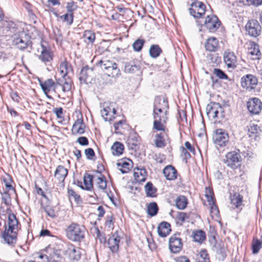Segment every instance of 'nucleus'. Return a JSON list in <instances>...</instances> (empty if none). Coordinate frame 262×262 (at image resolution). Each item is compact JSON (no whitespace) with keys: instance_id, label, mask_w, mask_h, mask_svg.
<instances>
[{"instance_id":"1","label":"nucleus","mask_w":262,"mask_h":262,"mask_svg":"<svg viewBox=\"0 0 262 262\" xmlns=\"http://www.w3.org/2000/svg\"><path fill=\"white\" fill-rule=\"evenodd\" d=\"M18 220L13 213H9L8 215V227L5 225V230L1 236L5 242L9 245H14L16 242L17 232L15 229L17 227Z\"/></svg>"},{"instance_id":"2","label":"nucleus","mask_w":262,"mask_h":262,"mask_svg":"<svg viewBox=\"0 0 262 262\" xmlns=\"http://www.w3.org/2000/svg\"><path fill=\"white\" fill-rule=\"evenodd\" d=\"M206 113L210 119H214V123L222 122L225 119L224 107L219 103L211 102L207 104Z\"/></svg>"},{"instance_id":"3","label":"nucleus","mask_w":262,"mask_h":262,"mask_svg":"<svg viewBox=\"0 0 262 262\" xmlns=\"http://www.w3.org/2000/svg\"><path fill=\"white\" fill-rule=\"evenodd\" d=\"M85 228L79 224L72 223L66 229L67 237L74 242H81L84 238Z\"/></svg>"},{"instance_id":"4","label":"nucleus","mask_w":262,"mask_h":262,"mask_svg":"<svg viewBox=\"0 0 262 262\" xmlns=\"http://www.w3.org/2000/svg\"><path fill=\"white\" fill-rule=\"evenodd\" d=\"M12 43L19 50L24 51L27 48L32 49V42L30 36L24 31L19 32L12 36Z\"/></svg>"},{"instance_id":"5","label":"nucleus","mask_w":262,"mask_h":262,"mask_svg":"<svg viewBox=\"0 0 262 262\" xmlns=\"http://www.w3.org/2000/svg\"><path fill=\"white\" fill-rule=\"evenodd\" d=\"M187 4L191 7L189 8V13L194 18H199L205 14L206 6L202 1L196 0L191 3L188 1Z\"/></svg>"},{"instance_id":"6","label":"nucleus","mask_w":262,"mask_h":262,"mask_svg":"<svg viewBox=\"0 0 262 262\" xmlns=\"http://www.w3.org/2000/svg\"><path fill=\"white\" fill-rule=\"evenodd\" d=\"M241 86L247 92L254 91L258 84L257 78L252 74L243 76L241 80Z\"/></svg>"},{"instance_id":"7","label":"nucleus","mask_w":262,"mask_h":262,"mask_svg":"<svg viewBox=\"0 0 262 262\" xmlns=\"http://www.w3.org/2000/svg\"><path fill=\"white\" fill-rule=\"evenodd\" d=\"M244 206L243 195L237 192H235L233 194L230 193V208L232 210L239 213L242 210Z\"/></svg>"},{"instance_id":"8","label":"nucleus","mask_w":262,"mask_h":262,"mask_svg":"<svg viewBox=\"0 0 262 262\" xmlns=\"http://www.w3.org/2000/svg\"><path fill=\"white\" fill-rule=\"evenodd\" d=\"M229 137L228 134L224 129H217L213 135V140L215 144L220 146H225L228 143Z\"/></svg>"},{"instance_id":"9","label":"nucleus","mask_w":262,"mask_h":262,"mask_svg":"<svg viewBox=\"0 0 262 262\" xmlns=\"http://www.w3.org/2000/svg\"><path fill=\"white\" fill-rule=\"evenodd\" d=\"M245 29L249 35L256 37L260 34L261 27L257 20L251 19L247 23Z\"/></svg>"},{"instance_id":"10","label":"nucleus","mask_w":262,"mask_h":262,"mask_svg":"<svg viewBox=\"0 0 262 262\" xmlns=\"http://www.w3.org/2000/svg\"><path fill=\"white\" fill-rule=\"evenodd\" d=\"M221 25V21L216 15H208L205 19V26L210 32L214 33Z\"/></svg>"},{"instance_id":"11","label":"nucleus","mask_w":262,"mask_h":262,"mask_svg":"<svg viewBox=\"0 0 262 262\" xmlns=\"http://www.w3.org/2000/svg\"><path fill=\"white\" fill-rule=\"evenodd\" d=\"M154 142L157 147L170 146V139L169 137V131L161 132L156 134Z\"/></svg>"},{"instance_id":"12","label":"nucleus","mask_w":262,"mask_h":262,"mask_svg":"<svg viewBox=\"0 0 262 262\" xmlns=\"http://www.w3.org/2000/svg\"><path fill=\"white\" fill-rule=\"evenodd\" d=\"M180 233L172 235L169 239V247L171 251L176 253L182 249L183 244L181 238L179 237Z\"/></svg>"},{"instance_id":"13","label":"nucleus","mask_w":262,"mask_h":262,"mask_svg":"<svg viewBox=\"0 0 262 262\" xmlns=\"http://www.w3.org/2000/svg\"><path fill=\"white\" fill-rule=\"evenodd\" d=\"M247 108L250 113L258 114L262 109V103L258 98L250 99L247 102Z\"/></svg>"},{"instance_id":"14","label":"nucleus","mask_w":262,"mask_h":262,"mask_svg":"<svg viewBox=\"0 0 262 262\" xmlns=\"http://www.w3.org/2000/svg\"><path fill=\"white\" fill-rule=\"evenodd\" d=\"M154 118L155 119L153 124L154 129L158 131H162V132L169 131L168 129L165 126L168 120L167 116L164 115V117Z\"/></svg>"},{"instance_id":"15","label":"nucleus","mask_w":262,"mask_h":262,"mask_svg":"<svg viewBox=\"0 0 262 262\" xmlns=\"http://www.w3.org/2000/svg\"><path fill=\"white\" fill-rule=\"evenodd\" d=\"M85 127L82 115L80 114V117L78 116L77 120L73 125L72 131L74 134H82L84 133Z\"/></svg>"},{"instance_id":"16","label":"nucleus","mask_w":262,"mask_h":262,"mask_svg":"<svg viewBox=\"0 0 262 262\" xmlns=\"http://www.w3.org/2000/svg\"><path fill=\"white\" fill-rule=\"evenodd\" d=\"M68 173V170L62 165H58L55 171L54 177L59 183H63Z\"/></svg>"},{"instance_id":"17","label":"nucleus","mask_w":262,"mask_h":262,"mask_svg":"<svg viewBox=\"0 0 262 262\" xmlns=\"http://www.w3.org/2000/svg\"><path fill=\"white\" fill-rule=\"evenodd\" d=\"M157 230L159 235L161 237H165L171 231L170 224L166 222H162L159 225Z\"/></svg>"},{"instance_id":"18","label":"nucleus","mask_w":262,"mask_h":262,"mask_svg":"<svg viewBox=\"0 0 262 262\" xmlns=\"http://www.w3.org/2000/svg\"><path fill=\"white\" fill-rule=\"evenodd\" d=\"M248 53L252 57L253 59H259L261 58V52L258 45L255 42L252 41L249 43Z\"/></svg>"},{"instance_id":"19","label":"nucleus","mask_w":262,"mask_h":262,"mask_svg":"<svg viewBox=\"0 0 262 262\" xmlns=\"http://www.w3.org/2000/svg\"><path fill=\"white\" fill-rule=\"evenodd\" d=\"M120 240V238L119 236L117 235L116 233L109 237L107 244L110 249L113 252H116L118 250Z\"/></svg>"},{"instance_id":"20","label":"nucleus","mask_w":262,"mask_h":262,"mask_svg":"<svg viewBox=\"0 0 262 262\" xmlns=\"http://www.w3.org/2000/svg\"><path fill=\"white\" fill-rule=\"evenodd\" d=\"M154 107L165 109L164 115L167 116L168 114V110L169 109V105L167 98H163L162 100L159 97H157L155 100Z\"/></svg>"},{"instance_id":"21","label":"nucleus","mask_w":262,"mask_h":262,"mask_svg":"<svg viewBox=\"0 0 262 262\" xmlns=\"http://www.w3.org/2000/svg\"><path fill=\"white\" fill-rule=\"evenodd\" d=\"M219 47V41L214 37L208 38L205 44V49L209 52H215Z\"/></svg>"},{"instance_id":"22","label":"nucleus","mask_w":262,"mask_h":262,"mask_svg":"<svg viewBox=\"0 0 262 262\" xmlns=\"http://www.w3.org/2000/svg\"><path fill=\"white\" fill-rule=\"evenodd\" d=\"M163 173L168 180H173L177 177V171L171 165L166 166L163 170Z\"/></svg>"},{"instance_id":"23","label":"nucleus","mask_w":262,"mask_h":262,"mask_svg":"<svg viewBox=\"0 0 262 262\" xmlns=\"http://www.w3.org/2000/svg\"><path fill=\"white\" fill-rule=\"evenodd\" d=\"M41 47L42 51L39 56V58L43 62H50L53 59L50 50L42 44L41 45Z\"/></svg>"},{"instance_id":"24","label":"nucleus","mask_w":262,"mask_h":262,"mask_svg":"<svg viewBox=\"0 0 262 262\" xmlns=\"http://www.w3.org/2000/svg\"><path fill=\"white\" fill-rule=\"evenodd\" d=\"M93 72V69L88 66L83 67L80 72L79 80L80 83H86V81L90 76V74Z\"/></svg>"},{"instance_id":"25","label":"nucleus","mask_w":262,"mask_h":262,"mask_svg":"<svg viewBox=\"0 0 262 262\" xmlns=\"http://www.w3.org/2000/svg\"><path fill=\"white\" fill-rule=\"evenodd\" d=\"M137 171H135L134 176L137 182H142L146 180L147 174L146 170L144 168H137Z\"/></svg>"},{"instance_id":"26","label":"nucleus","mask_w":262,"mask_h":262,"mask_svg":"<svg viewBox=\"0 0 262 262\" xmlns=\"http://www.w3.org/2000/svg\"><path fill=\"white\" fill-rule=\"evenodd\" d=\"M103 71L109 77H115L120 75V71L116 63Z\"/></svg>"},{"instance_id":"27","label":"nucleus","mask_w":262,"mask_h":262,"mask_svg":"<svg viewBox=\"0 0 262 262\" xmlns=\"http://www.w3.org/2000/svg\"><path fill=\"white\" fill-rule=\"evenodd\" d=\"M59 71L63 77H64L70 72H73V70L72 66L67 61H64L60 64Z\"/></svg>"},{"instance_id":"28","label":"nucleus","mask_w":262,"mask_h":262,"mask_svg":"<svg viewBox=\"0 0 262 262\" xmlns=\"http://www.w3.org/2000/svg\"><path fill=\"white\" fill-rule=\"evenodd\" d=\"M112 107L111 105L108 106H105L101 111V116L105 121H110L113 120L115 119V117L111 114L112 112Z\"/></svg>"},{"instance_id":"29","label":"nucleus","mask_w":262,"mask_h":262,"mask_svg":"<svg viewBox=\"0 0 262 262\" xmlns=\"http://www.w3.org/2000/svg\"><path fill=\"white\" fill-rule=\"evenodd\" d=\"M127 143L129 147L140 146V138L137 134H133L129 136L127 139Z\"/></svg>"},{"instance_id":"30","label":"nucleus","mask_w":262,"mask_h":262,"mask_svg":"<svg viewBox=\"0 0 262 262\" xmlns=\"http://www.w3.org/2000/svg\"><path fill=\"white\" fill-rule=\"evenodd\" d=\"M162 52V50L158 45H152L149 48V54L152 58L158 57Z\"/></svg>"},{"instance_id":"31","label":"nucleus","mask_w":262,"mask_h":262,"mask_svg":"<svg viewBox=\"0 0 262 262\" xmlns=\"http://www.w3.org/2000/svg\"><path fill=\"white\" fill-rule=\"evenodd\" d=\"M140 70L139 64L135 63L134 62L126 63L124 67V71L126 73H134Z\"/></svg>"},{"instance_id":"32","label":"nucleus","mask_w":262,"mask_h":262,"mask_svg":"<svg viewBox=\"0 0 262 262\" xmlns=\"http://www.w3.org/2000/svg\"><path fill=\"white\" fill-rule=\"evenodd\" d=\"M175 203L176 207L179 209L183 210L187 206L188 203L187 199L185 196L179 195L176 198Z\"/></svg>"},{"instance_id":"33","label":"nucleus","mask_w":262,"mask_h":262,"mask_svg":"<svg viewBox=\"0 0 262 262\" xmlns=\"http://www.w3.org/2000/svg\"><path fill=\"white\" fill-rule=\"evenodd\" d=\"M241 157L239 154L236 153L232 155L230 158V167L233 169L237 168L241 165Z\"/></svg>"},{"instance_id":"34","label":"nucleus","mask_w":262,"mask_h":262,"mask_svg":"<svg viewBox=\"0 0 262 262\" xmlns=\"http://www.w3.org/2000/svg\"><path fill=\"white\" fill-rule=\"evenodd\" d=\"M93 176L88 173H85L83 177L84 187L85 190H91L93 187Z\"/></svg>"},{"instance_id":"35","label":"nucleus","mask_w":262,"mask_h":262,"mask_svg":"<svg viewBox=\"0 0 262 262\" xmlns=\"http://www.w3.org/2000/svg\"><path fill=\"white\" fill-rule=\"evenodd\" d=\"M40 85L45 93H46V91H50L52 88L55 90V83L52 79H48L45 81L43 83H40Z\"/></svg>"},{"instance_id":"36","label":"nucleus","mask_w":262,"mask_h":262,"mask_svg":"<svg viewBox=\"0 0 262 262\" xmlns=\"http://www.w3.org/2000/svg\"><path fill=\"white\" fill-rule=\"evenodd\" d=\"M145 191L147 196L154 198L156 196L157 189L153 186L151 182H148L145 186Z\"/></svg>"},{"instance_id":"37","label":"nucleus","mask_w":262,"mask_h":262,"mask_svg":"<svg viewBox=\"0 0 262 262\" xmlns=\"http://www.w3.org/2000/svg\"><path fill=\"white\" fill-rule=\"evenodd\" d=\"M159 207L156 202H151L147 206V213L150 216H154L157 214Z\"/></svg>"},{"instance_id":"38","label":"nucleus","mask_w":262,"mask_h":262,"mask_svg":"<svg viewBox=\"0 0 262 262\" xmlns=\"http://www.w3.org/2000/svg\"><path fill=\"white\" fill-rule=\"evenodd\" d=\"M83 37L87 43H93L96 38L95 33L91 30H85L84 32Z\"/></svg>"},{"instance_id":"39","label":"nucleus","mask_w":262,"mask_h":262,"mask_svg":"<svg viewBox=\"0 0 262 262\" xmlns=\"http://www.w3.org/2000/svg\"><path fill=\"white\" fill-rule=\"evenodd\" d=\"M118 169L123 174L127 173L130 170V164L126 161H121L117 163Z\"/></svg>"},{"instance_id":"40","label":"nucleus","mask_w":262,"mask_h":262,"mask_svg":"<svg viewBox=\"0 0 262 262\" xmlns=\"http://www.w3.org/2000/svg\"><path fill=\"white\" fill-rule=\"evenodd\" d=\"M213 250L216 252L219 259L224 260L226 257L225 249L224 247H220L219 245H215L213 247Z\"/></svg>"},{"instance_id":"41","label":"nucleus","mask_w":262,"mask_h":262,"mask_svg":"<svg viewBox=\"0 0 262 262\" xmlns=\"http://www.w3.org/2000/svg\"><path fill=\"white\" fill-rule=\"evenodd\" d=\"M247 127L250 137L252 136L253 135H255V136H256V135L258 134L261 131L260 127L253 123H250L249 125Z\"/></svg>"},{"instance_id":"42","label":"nucleus","mask_w":262,"mask_h":262,"mask_svg":"<svg viewBox=\"0 0 262 262\" xmlns=\"http://www.w3.org/2000/svg\"><path fill=\"white\" fill-rule=\"evenodd\" d=\"M196 262H210V259L206 250H202L197 255Z\"/></svg>"},{"instance_id":"43","label":"nucleus","mask_w":262,"mask_h":262,"mask_svg":"<svg viewBox=\"0 0 262 262\" xmlns=\"http://www.w3.org/2000/svg\"><path fill=\"white\" fill-rule=\"evenodd\" d=\"M145 42V41L143 39L138 38L136 39L132 45L134 50L136 52L141 51Z\"/></svg>"},{"instance_id":"44","label":"nucleus","mask_w":262,"mask_h":262,"mask_svg":"<svg viewBox=\"0 0 262 262\" xmlns=\"http://www.w3.org/2000/svg\"><path fill=\"white\" fill-rule=\"evenodd\" d=\"M193 238L195 242L202 243L206 238L205 233L202 230L196 231L193 234Z\"/></svg>"},{"instance_id":"45","label":"nucleus","mask_w":262,"mask_h":262,"mask_svg":"<svg viewBox=\"0 0 262 262\" xmlns=\"http://www.w3.org/2000/svg\"><path fill=\"white\" fill-rule=\"evenodd\" d=\"M61 256L57 250H53L49 256L48 262H60Z\"/></svg>"},{"instance_id":"46","label":"nucleus","mask_w":262,"mask_h":262,"mask_svg":"<svg viewBox=\"0 0 262 262\" xmlns=\"http://www.w3.org/2000/svg\"><path fill=\"white\" fill-rule=\"evenodd\" d=\"M60 18L68 25H71L73 23L74 15L73 13H66L60 16Z\"/></svg>"},{"instance_id":"47","label":"nucleus","mask_w":262,"mask_h":262,"mask_svg":"<svg viewBox=\"0 0 262 262\" xmlns=\"http://www.w3.org/2000/svg\"><path fill=\"white\" fill-rule=\"evenodd\" d=\"M84 154L88 160L95 161L97 157L93 148H85Z\"/></svg>"},{"instance_id":"48","label":"nucleus","mask_w":262,"mask_h":262,"mask_svg":"<svg viewBox=\"0 0 262 262\" xmlns=\"http://www.w3.org/2000/svg\"><path fill=\"white\" fill-rule=\"evenodd\" d=\"M42 208L43 209L44 211L46 212L49 216L52 218H54L56 216V214L54 208L52 206L49 205L44 206L42 204Z\"/></svg>"},{"instance_id":"49","label":"nucleus","mask_w":262,"mask_h":262,"mask_svg":"<svg viewBox=\"0 0 262 262\" xmlns=\"http://www.w3.org/2000/svg\"><path fill=\"white\" fill-rule=\"evenodd\" d=\"M70 257L75 260H78L81 257V254L79 251L75 248L70 250L69 253Z\"/></svg>"},{"instance_id":"50","label":"nucleus","mask_w":262,"mask_h":262,"mask_svg":"<svg viewBox=\"0 0 262 262\" xmlns=\"http://www.w3.org/2000/svg\"><path fill=\"white\" fill-rule=\"evenodd\" d=\"M115 63H116V62L109 60H101L98 62V64L100 65L102 71H104L106 69H107L108 67L112 66V65H114Z\"/></svg>"},{"instance_id":"51","label":"nucleus","mask_w":262,"mask_h":262,"mask_svg":"<svg viewBox=\"0 0 262 262\" xmlns=\"http://www.w3.org/2000/svg\"><path fill=\"white\" fill-rule=\"evenodd\" d=\"M261 248V242L259 240L256 239L253 241L252 245V249L253 254H257Z\"/></svg>"},{"instance_id":"52","label":"nucleus","mask_w":262,"mask_h":262,"mask_svg":"<svg viewBox=\"0 0 262 262\" xmlns=\"http://www.w3.org/2000/svg\"><path fill=\"white\" fill-rule=\"evenodd\" d=\"M208 204L210 207V213L212 216H217L219 214V210L217 206L215 204L214 201H212V204L211 202H208Z\"/></svg>"},{"instance_id":"53","label":"nucleus","mask_w":262,"mask_h":262,"mask_svg":"<svg viewBox=\"0 0 262 262\" xmlns=\"http://www.w3.org/2000/svg\"><path fill=\"white\" fill-rule=\"evenodd\" d=\"M165 110V109H162V108L154 107V110H153L154 118H160V117H164Z\"/></svg>"},{"instance_id":"54","label":"nucleus","mask_w":262,"mask_h":262,"mask_svg":"<svg viewBox=\"0 0 262 262\" xmlns=\"http://www.w3.org/2000/svg\"><path fill=\"white\" fill-rule=\"evenodd\" d=\"M189 218V215L183 212H179L177 216V219L178 221L181 222V224L185 222L186 219H188Z\"/></svg>"},{"instance_id":"55","label":"nucleus","mask_w":262,"mask_h":262,"mask_svg":"<svg viewBox=\"0 0 262 262\" xmlns=\"http://www.w3.org/2000/svg\"><path fill=\"white\" fill-rule=\"evenodd\" d=\"M197 138L198 141H200V140H202V142L205 144L207 143V136L205 133V129H201V132L197 134Z\"/></svg>"},{"instance_id":"56","label":"nucleus","mask_w":262,"mask_h":262,"mask_svg":"<svg viewBox=\"0 0 262 262\" xmlns=\"http://www.w3.org/2000/svg\"><path fill=\"white\" fill-rule=\"evenodd\" d=\"M98 181L97 182L98 187L101 189H105L106 187V181L104 177H98L97 178Z\"/></svg>"},{"instance_id":"57","label":"nucleus","mask_w":262,"mask_h":262,"mask_svg":"<svg viewBox=\"0 0 262 262\" xmlns=\"http://www.w3.org/2000/svg\"><path fill=\"white\" fill-rule=\"evenodd\" d=\"M68 194L70 199L73 198L74 201L78 202L80 199V195L77 194L73 189L68 188Z\"/></svg>"},{"instance_id":"58","label":"nucleus","mask_w":262,"mask_h":262,"mask_svg":"<svg viewBox=\"0 0 262 262\" xmlns=\"http://www.w3.org/2000/svg\"><path fill=\"white\" fill-rule=\"evenodd\" d=\"M214 74L219 78L222 79H227L228 78V76L220 69H214Z\"/></svg>"},{"instance_id":"59","label":"nucleus","mask_w":262,"mask_h":262,"mask_svg":"<svg viewBox=\"0 0 262 262\" xmlns=\"http://www.w3.org/2000/svg\"><path fill=\"white\" fill-rule=\"evenodd\" d=\"M205 196L207 199L208 202H211L212 204V201L214 200L213 191L209 187H206L205 188Z\"/></svg>"},{"instance_id":"60","label":"nucleus","mask_w":262,"mask_h":262,"mask_svg":"<svg viewBox=\"0 0 262 262\" xmlns=\"http://www.w3.org/2000/svg\"><path fill=\"white\" fill-rule=\"evenodd\" d=\"M106 218L105 226L108 228L113 229L115 219L113 217V215L111 214L110 215H107Z\"/></svg>"},{"instance_id":"61","label":"nucleus","mask_w":262,"mask_h":262,"mask_svg":"<svg viewBox=\"0 0 262 262\" xmlns=\"http://www.w3.org/2000/svg\"><path fill=\"white\" fill-rule=\"evenodd\" d=\"M77 7V6L76 5V3L72 1V2H69L67 3L66 8L67 9V11L69 13H73V12L74 11L76 10Z\"/></svg>"},{"instance_id":"62","label":"nucleus","mask_w":262,"mask_h":262,"mask_svg":"<svg viewBox=\"0 0 262 262\" xmlns=\"http://www.w3.org/2000/svg\"><path fill=\"white\" fill-rule=\"evenodd\" d=\"M236 57L233 54V53L230 52V68L234 69L237 67V64H236Z\"/></svg>"},{"instance_id":"63","label":"nucleus","mask_w":262,"mask_h":262,"mask_svg":"<svg viewBox=\"0 0 262 262\" xmlns=\"http://www.w3.org/2000/svg\"><path fill=\"white\" fill-rule=\"evenodd\" d=\"M181 156L183 157V160L185 161V163H187V159L190 158L191 157L190 154L187 148H182Z\"/></svg>"},{"instance_id":"64","label":"nucleus","mask_w":262,"mask_h":262,"mask_svg":"<svg viewBox=\"0 0 262 262\" xmlns=\"http://www.w3.org/2000/svg\"><path fill=\"white\" fill-rule=\"evenodd\" d=\"M248 5L258 7L262 5V0H245Z\"/></svg>"}]
</instances>
